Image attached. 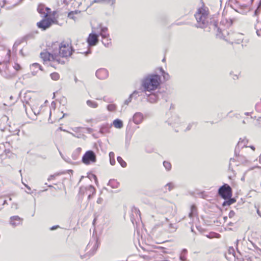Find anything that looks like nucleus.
<instances>
[{
    "instance_id": "1a4fd4ad",
    "label": "nucleus",
    "mask_w": 261,
    "mask_h": 261,
    "mask_svg": "<svg viewBox=\"0 0 261 261\" xmlns=\"http://www.w3.org/2000/svg\"><path fill=\"white\" fill-rule=\"evenodd\" d=\"M99 28L100 29V36L101 37L102 40V44L106 47H109L111 44V39L109 38L110 35L108 33V28L106 27H102L101 24L99 25Z\"/></svg>"
},
{
    "instance_id": "9b49d317",
    "label": "nucleus",
    "mask_w": 261,
    "mask_h": 261,
    "mask_svg": "<svg viewBox=\"0 0 261 261\" xmlns=\"http://www.w3.org/2000/svg\"><path fill=\"white\" fill-rule=\"evenodd\" d=\"M261 8V0H259V1L258 3L257 7L256 9V10L254 11L253 16H257V18L256 19V23L254 24V29L256 30V33L258 36H260V31H261V28L259 27V26L258 25V23L259 22V18L258 17V16L259 15L260 13Z\"/></svg>"
},
{
    "instance_id": "338daca9",
    "label": "nucleus",
    "mask_w": 261,
    "mask_h": 261,
    "mask_svg": "<svg viewBox=\"0 0 261 261\" xmlns=\"http://www.w3.org/2000/svg\"><path fill=\"white\" fill-rule=\"evenodd\" d=\"M169 228L175 229V227L173 226V224L172 223L169 224Z\"/></svg>"
},
{
    "instance_id": "bf43d9fd",
    "label": "nucleus",
    "mask_w": 261,
    "mask_h": 261,
    "mask_svg": "<svg viewBox=\"0 0 261 261\" xmlns=\"http://www.w3.org/2000/svg\"><path fill=\"white\" fill-rule=\"evenodd\" d=\"M188 251L186 249H183L181 250V254L186 255L187 254Z\"/></svg>"
},
{
    "instance_id": "0e129e2a",
    "label": "nucleus",
    "mask_w": 261,
    "mask_h": 261,
    "mask_svg": "<svg viewBox=\"0 0 261 261\" xmlns=\"http://www.w3.org/2000/svg\"><path fill=\"white\" fill-rule=\"evenodd\" d=\"M27 104H29V102L28 101L26 102L25 104H24V103H23V106L25 109V112H27V106H26ZM26 113L27 114V112H26Z\"/></svg>"
},
{
    "instance_id": "37998d69",
    "label": "nucleus",
    "mask_w": 261,
    "mask_h": 261,
    "mask_svg": "<svg viewBox=\"0 0 261 261\" xmlns=\"http://www.w3.org/2000/svg\"><path fill=\"white\" fill-rule=\"evenodd\" d=\"M240 148H241L240 147H239L238 145L236 146L235 150H234V154L236 156H237L239 155Z\"/></svg>"
},
{
    "instance_id": "a18cd8bd",
    "label": "nucleus",
    "mask_w": 261,
    "mask_h": 261,
    "mask_svg": "<svg viewBox=\"0 0 261 261\" xmlns=\"http://www.w3.org/2000/svg\"><path fill=\"white\" fill-rule=\"evenodd\" d=\"M108 129V127H106L105 126L103 125L101 127L100 129V133H104L105 132H106Z\"/></svg>"
},
{
    "instance_id": "f257e3e1",
    "label": "nucleus",
    "mask_w": 261,
    "mask_h": 261,
    "mask_svg": "<svg viewBox=\"0 0 261 261\" xmlns=\"http://www.w3.org/2000/svg\"><path fill=\"white\" fill-rule=\"evenodd\" d=\"M208 11L205 9L199 8L198 12L194 15L197 22V28H205L209 25L210 29L213 28L216 30L218 33H221V30L218 27V22L215 20H211L209 22Z\"/></svg>"
},
{
    "instance_id": "5701e85b",
    "label": "nucleus",
    "mask_w": 261,
    "mask_h": 261,
    "mask_svg": "<svg viewBox=\"0 0 261 261\" xmlns=\"http://www.w3.org/2000/svg\"><path fill=\"white\" fill-rule=\"evenodd\" d=\"M113 124L115 127L119 129L122 128L123 126V121L119 119H115L113 122Z\"/></svg>"
},
{
    "instance_id": "ddd939ff",
    "label": "nucleus",
    "mask_w": 261,
    "mask_h": 261,
    "mask_svg": "<svg viewBox=\"0 0 261 261\" xmlns=\"http://www.w3.org/2000/svg\"><path fill=\"white\" fill-rule=\"evenodd\" d=\"M100 36V33L97 34L96 33H90L87 39V42L89 46H93L96 45L98 42V37Z\"/></svg>"
},
{
    "instance_id": "0eeeda50",
    "label": "nucleus",
    "mask_w": 261,
    "mask_h": 261,
    "mask_svg": "<svg viewBox=\"0 0 261 261\" xmlns=\"http://www.w3.org/2000/svg\"><path fill=\"white\" fill-rule=\"evenodd\" d=\"M99 245L98 238L93 237L89 241L86 247L87 253L89 255H93L97 250Z\"/></svg>"
},
{
    "instance_id": "c85d7f7f",
    "label": "nucleus",
    "mask_w": 261,
    "mask_h": 261,
    "mask_svg": "<svg viewBox=\"0 0 261 261\" xmlns=\"http://www.w3.org/2000/svg\"><path fill=\"white\" fill-rule=\"evenodd\" d=\"M117 161L120 164V165L124 168L126 167L127 166L126 163L122 159V158L121 156H118L117 158Z\"/></svg>"
},
{
    "instance_id": "4be33fe9",
    "label": "nucleus",
    "mask_w": 261,
    "mask_h": 261,
    "mask_svg": "<svg viewBox=\"0 0 261 261\" xmlns=\"http://www.w3.org/2000/svg\"><path fill=\"white\" fill-rule=\"evenodd\" d=\"M224 200L225 201L222 203V206L224 207L230 205L236 201V199L234 198H232L231 197Z\"/></svg>"
},
{
    "instance_id": "603ef678",
    "label": "nucleus",
    "mask_w": 261,
    "mask_h": 261,
    "mask_svg": "<svg viewBox=\"0 0 261 261\" xmlns=\"http://www.w3.org/2000/svg\"><path fill=\"white\" fill-rule=\"evenodd\" d=\"M255 207L256 208V211H257V214L260 216L261 217V212H260L259 211V206H256V205L255 204Z\"/></svg>"
},
{
    "instance_id": "473e14b6",
    "label": "nucleus",
    "mask_w": 261,
    "mask_h": 261,
    "mask_svg": "<svg viewBox=\"0 0 261 261\" xmlns=\"http://www.w3.org/2000/svg\"><path fill=\"white\" fill-rule=\"evenodd\" d=\"M163 166L167 171H170L171 169V164L169 162L164 161L163 162Z\"/></svg>"
},
{
    "instance_id": "a211bd4d",
    "label": "nucleus",
    "mask_w": 261,
    "mask_h": 261,
    "mask_svg": "<svg viewBox=\"0 0 261 261\" xmlns=\"http://www.w3.org/2000/svg\"><path fill=\"white\" fill-rule=\"evenodd\" d=\"M179 122L180 118L175 114L172 115L171 117L166 121V123H167L169 125L173 126L179 123Z\"/></svg>"
},
{
    "instance_id": "4468645a",
    "label": "nucleus",
    "mask_w": 261,
    "mask_h": 261,
    "mask_svg": "<svg viewBox=\"0 0 261 261\" xmlns=\"http://www.w3.org/2000/svg\"><path fill=\"white\" fill-rule=\"evenodd\" d=\"M95 75L98 79L103 80L107 79L109 76V72L105 68H99L96 70Z\"/></svg>"
},
{
    "instance_id": "6ab92c4d",
    "label": "nucleus",
    "mask_w": 261,
    "mask_h": 261,
    "mask_svg": "<svg viewBox=\"0 0 261 261\" xmlns=\"http://www.w3.org/2000/svg\"><path fill=\"white\" fill-rule=\"evenodd\" d=\"M143 119V115L141 112H136L133 117V121L136 124L141 123Z\"/></svg>"
},
{
    "instance_id": "13d9d810",
    "label": "nucleus",
    "mask_w": 261,
    "mask_h": 261,
    "mask_svg": "<svg viewBox=\"0 0 261 261\" xmlns=\"http://www.w3.org/2000/svg\"><path fill=\"white\" fill-rule=\"evenodd\" d=\"M102 201H103V199H102V198H101V197H99V198H98L97 199V201H96V202H97V203L98 204H101V203H102Z\"/></svg>"
},
{
    "instance_id": "9d476101",
    "label": "nucleus",
    "mask_w": 261,
    "mask_h": 261,
    "mask_svg": "<svg viewBox=\"0 0 261 261\" xmlns=\"http://www.w3.org/2000/svg\"><path fill=\"white\" fill-rule=\"evenodd\" d=\"M163 93L159 91L156 92H153L150 94L146 93V96H147V100L150 103H155L161 97H162Z\"/></svg>"
},
{
    "instance_id": "f3484780",
    "label": "nucleus",
    "mask_w": 261,
    "mask_h": 261,
    "mask_svg": "<svg viewBox=\"0 0 261 261\" xmlns=\"http://www.w3.org/2000/svg\"><path fill=\"white\" fill-rule=\"evenodd\" d=\"M50 10V9L49 8L46 7L44 5L41 4H39L37 8L38 13L43 17H46Z\"/></svg>"
},
{
    "instance_id": "052dcab7",
    "label": "nucleus",
    "mask_w": 261,
    "mask_h": 261,
    "mask_svg": "<svg viewBox=\"0 0 261 261\" xmlns=\"http://www.w3.org/2000/svg\"><path fill=\"white\" fill-rule=\"evenodd\" d=\"M110 162L111 165H114L115 164V159H110Z\"/></svg>"
},
{
    "instance_id": "b1692460",
    "label": "nucleus",
    "mask_w": 261,
    "mask_h": 261,
    "mask_svg": "<svg viewBox=\"0 0 261 261\" xmlns=\"http://www.w3.org/2000/svg\"><path fill=\"white\" fill-rule=\"evenodd\" d=\"M110 2H112V5L114 4L115 2V0H94L92 1L90 4V6H91L94 3H107L109 4L110 3Z\"/></svg>"
},
{
    "instance_id": "79ce46f5",
    "label": "nucleus",
    "mask_w": 261,
    "mask_h": 261,
    "mask_svg": "<svg viewBox=\"0 0 261 261\" xmlns=\"http://www.w3.org/2000/svg\"><path fill=\"white\" fill-rule=\"evenodd\" d=\"M68 17L70 19L75 20V17L74 16V12L73 11H71L68 13Z\"/></svg>"
},
{
    "instance_id": "c03bdc74",
    "label": "nucleus",
    "mask_w": 261,
    "mask_h": 261,
    "mask_svg": "<svg viewBox=\"0 0 261 261\" xmlns=\"http://www.w3.org/2000/svg\"><path fill=\"white\" fill-rule=\"evenodd\" d=\"M23 41V39L16 41L13 45V48H16Z\"/></svg>"
},
{
    "instance_id": "09e8293b",
    "label": "nucleus",
    "mask_w": 261,
    "mask_h": 261,
    "mask_svg": "<svg viewBox=\"0 0 261 261\" xmlns=\"http://www.w3.org/2000/svg\"><path fill=\"white\" fill-rule=\"evenodd\" d=\"M193 125H196V123H194V122H192V123H189V125H188L187 127L186 128V130H190L191 127H192V126Z\"/></svg>"
},
{
    "instance_id": "5fc2aeb1",
    "label": "nucleus",
    "mask_w": 261,
    "mask_h": 261,
    "mask_svg": "<svg viewBox=\"0 0 261 261\" xmlns=\"http://www.w3.org/2000/svg\"><path fill=\"white\" fill-rule=\"evenodd\" d=\"M236 161V160L233 158H230V163H229V170H232L231 168V162H235Z\"/></svg>"
},
{
    "instance_id": "f704fd0d",
    "label": "nucleus",
    "mask_w": 261,
    "mask_h": 261,
    "mask_svg": "<svg viewBox=\"0 0 261 261\" xmlns=\"http://www.w3.org/2000/svg\"><path fill=\"white\" fill-rule=\"evenodd\" d=\"M116 106L115 104H110L107 106V109L109 111L113 112L115 111Z\"/></svg>"
},
{
    "instance_id": "864d4df0",
    "label": "nucleus",
    "mask_w": 261,
    "mask_h": 261,
    "mask_svg": "<svg viewBox=\"0 0 261 261\" xmlns=\"http://www.w3.org/2000/svg\"><path fill=\"white\" fill-rule=\"evenodd\" d=\"M11 207H12V208L15 209V210H17V209H18V204H17V203H13V204H12V205H11Z\"/></svg>"
},
{
    "instance_id": "c756f323",
    "label": "nucleus",
    "mask_w": 261,
    "mask_h": 261,
    "mask_svg": "<svg viewBox=\"0 0 261 261\" xmlns=\"http://www.w3.org/2000/svg\"><path fill=\"white\" fill-rule=\"evenodd\" d=\"M196 212V208L195 205H192L191 207V212L189 214L190 218H192L195 214Z\"/></svg>"
},
{
    "instance_id": "4c0bfd02",
    "label": "nucleus",
    "mask_w": 261,
    "mask_h": 261,
    "mask_svg": "<svg viewBox=\"0 0 261 261\" xmlns=\"http://www.w3.org/2000/svg\"><path fill=\"white\" fill-rule=\"evenodd\" d=\"M13 67L14 69L17 71L20 70L21 69V66L17 63H15Z\"/></svg>"
},
{
    "instance_id": "393cba45",
    "label": "nucleus",
    "mask_w": 261,
    "mask_h": 261,
    "mask_svg": "<svg viewBox=\"0 0 261 261\" xmlns=\"http://www.w3.org/2000/svg\"><path fill=\"white\" fill-rule=\"evenodd\" d=\"M108 185L111 186L112 188H117L119 183L115 179H110L109 181Z\"/></svg>"
},
{
    "instance_id": "cd10ccee",
    "label": "nucleus",
    "mask_w": 261,
    "mask_h": 261,
    "mask_svg": "<svg viewBox=\"0 0 261 261\" xmlns=\"http://www.w3.org/2000/svg\"><path fill=\"white\" fill-rule=\"evenodd\" d=\"M86 103L87 105L91 108H96L98 106V104L97 102L91 100H88Z\"/></svg>"
},
{
    "instance_id": "680f3d73",
    "label": "nucleus",
    "mask_w": 261,
    "mask_h": 261,
    "mask_svg": "<svg viewBox=\"0 0 261 261\" xmlns=\"http://www.w3.org/2000/svg\"><path fill=\"white\" fill-rule=\"evenodd\" d=\"M59 227V225H55L50 228V230H54Z\"/></svg>"
},
{
    "instance_id": "4d7b16f0",
    "label": "nucleus",
    "mask_w": 261,
    "mask_h": 261,
    "mask_svg": "<svg viewBox=\"0 0 261 261\" xmlns=\"http://www.w3.org/2000/svg\"><path fill=\"white\" fill-rule=\"evenodd\" d=\"M90 178H93L94 179L95 182H96L97 181V177L95 174H91L90 176Z\"/></svg>"
},
{
    "instance_id": "e2e57ef3",
    "label": "nucleus",
    "mask_w": 261,
    "mask_h": 261,
    "mask_svg": "<svg viewBox=\"0 0 261 261\" xmlns=\"http://www.w3.org/2000/svg\"><path fill=\"white\" fill-rule=\"evenodd\" d=\"M55 178V175H50L49 177L48 178L47 180L48 181H50V180L53 179Z\"/></svg>"
},
{
    "instance_id": "dca6fc26",
    "label": "nucleus",
    "mask_w": 261,
    "mask_h": 261,
    "mask_svg": "<svg viewBox=\"0 0 261 261\" xmlns=\"http://www.w3.org/2000/svg\"><path fill=\"white\" fill-rule=\"evenodd\" d=\"M238 253L239 254V256H237L238 259L242 260V261H255V260H259L257 257L254 256L253 257H250L249 255H244L241 253L238 250Z\"/></svg>"
},
{
    "instance_id": "de8ad7c7",
    "label": "nucleus",
    "mask_w": 261,
    "mask_h": 261,
    "mask_svg": "<svg viewBox=\"0 0 261 261\" xmlns=\"http://www.w3.org/2000/svg\"><path fill=\"white\" fill-rule=\"evenodd\" d=\"M235 216V213L233 211L231 210L229 212L228 216L230 218H233Z\"/></svg>"
},
{
    "instance_id": "a19ab883",
    "label": "nucleus",
    "mask_w": 261,
    "mask_h": 261,
    "mask_svg": "<svg viewBox=\"0 0 261 261\" xmlns=\"http://www.w3.org/2000/svg\"><path fill=\"white\" fill-rule=\"evenodd\" d=\"M228 251H229V253L232 254L234 257L237 258V256H239L238 255H237L236 253L232 247L230 248Z\"/></svg>"
},
{
    "instance_id": "c9c22d12",
    "label": "nucleus",
    "mask_w": 261,
    "mask_h": 261,
    "mask_svg": "<svg viewBox=\"0 0 261 261\" xmlns=\"http://www.w3.org/2000/svg\"><path fill=\"white\" fill-rule=\"evenodd\" d=\"M130 95L136 99L140 96V92L137 90H135Z\"/></svg>"
},
{
    "instance_id": "8fccbe9b",
    "label": "nucleus",
    "mask_w": 261,
    "mask_h": 261,
    "mask_svg": "<svg viewBox=\"0 0 261 261\" xmlns=\"http://www.w3.org/2000/svg\"><path fill=\"white\" fill-rule=\"evenodd\" d=\"M62 159L67 163H71V160L69 158H65V156H62Z\"/></svg>"
},
{
    "instance_id": "423d86ee",
    "label": "nucleus",
    "mask_w": 261,
    "mask_h": 261,
    "mask_svg": "<svg viewBox=\"0 0 261 261\" xmlns=\"http://www.w3.org/2000/svg\"><path fill=\"white\" fill-rule=\"evenodd\" d=\"M82 162L86 165L95 163L96 162V155L94 151L89 150L83 155Z\"/></svg>"
},
{
    "instance_id": "e433bc0d",
    "label": "nucleus",
    "mask_w": 261,
    "mask_h": 261,
    "mask_svg": "<svg viewBox=\"0 0 261 261\" xmlns=\"http://www.w3.org/2000/svg\"><path fill=\"white\" fill-rule=\"evenodd\" d=\"M11 2L9 0H3L2 2H0V7L3 8L6 4H11Z\"/></svg>"
},
{
    "instance_id": "20e7f679",
    "label": "nucleus",
    "mask_w": 261,
    "mask_h": 261,
    "mask_svg": "<svg viewBox=\"0 0 261 261\" xmlns=\"http://www.w3.org/2000/svg\"><path fill=\"white\" fill-rule=\"evenodd\" d=\"M51 51H45L40 53V57L44 61H53L56 62L57 64H64L65 61L59 58V56L57 55V50H54V48L51 47Z\"/></svg>"
},
{
    "instance_id": "ea45409f",
    "label": "nucleus",
    "mask_w": 261,
    "mask_h": 261,
    "mask_svg": "<svg viewBox=\"0 0 261 261\" xmlns=\"http://www.w3.org/2000/svg\"><path fill=\"white\" fill-rule=\"evenodd\" d=\"M133 97L130 94L128 98L124 101V103L126 105H128L132 101Z\"/></svg>"
},
{
    "instance_id": "2f4dec72",
    "label": "nucleus",
    "mask_w": 261,
    "mask_h": 261,
    "mask_svg": "<svg viewBox=\"0 0 261 261\" xmlns=\"http://www.w3.org/2000/svg\"><path fill=\"white\" fill-rule=\"evenodd\" d=\"M175 187L174 184L172 182H169L165 186V188L167 189L169 191H171L172 190L174 189Z\"/></svg>"
},
{
    "instance_id": "49530a36",
    "label": "nucleus",
    "mask_w": 261,
    "mask_h": 261,
    "mask_svg": "<svg viewBox=\"0 0 261 261\" xmlns=\"http://www.w3.org/2000/svg\"><path fill=\"white\" fill-rule=\"evenodd\" d=\"M179 259H180V261H186L187 260L186 255L180 253V256H179Z\"/></svg>"
},
{
    "instance_id": "774afa93",
    "label": "nucleus",
    "mask_w": 261,
    "mask_h": 261,
    "mask_svg": "<svg viewBox=\"0 0 261 261\" xmlns=\"http://www.w3.org/2000/svg\"><path fill=\"white\" fill-rule=\"evenodd\" d=\"M93 195H91V194H89L88 196V199H90Z\"/></svg>"
},
{
    "instance_id": "6e6d98bb",
    "label": "nucleus",
    "mask_w": 261,
    "mask_h": 261,
    "mask_svg": "<svg viewBox=\"0 0 261 261\" xmlns=\"http://www.w3.org/2000/svg\"><path fill=\"white\" fill-rule=\"evenodd\" d=\"M110 159H115V154L113 152H110L109 153Z\"/></svg>"
},
{
    "instance_id": "f03ea898",
    "label": "nucleus",
    "mask_w": 261,
    "mask_h": 261,
    "mask_svg": "<svg viewBox=\"0 0 261 261\" xmlns=\"http://www.w3.org/2000/svg\"><path fill=\"white\" fill-rule=\"evenodd\" d=\"M161 84V76L156 73L149 74L141 80L143 92H151L157 89Z\"/></svg>"
},
{
    "instance_id": "a878e982",
    "label": "nucleus",
    "mask_w": 261,
    "mask_h": 261,
    "mask_svg": "<svg viewBox=\"0 0 261 261\" xmlns=\"http://www.w3.org/2000/svg\"><path fill=\"white\" fill-rule=\"evenodd\" d=\"M81 150L82 148L81 147H78L76 149L72 155V158L73 160H75L77 159V156L81 152Z\"/></svg>"
},
{
    "instance_id": "3c124183",
    "label": "nucleus",
    "mask_w": 261,
    "mask_h": 261,
    "mask_svg": "<svg viewBox=\"0 0 261 261\" xmlns=\"http://www.w3.org/2000/svg\"><path fill=\"white\" fill-rule=\"evenodd\" d=\"M98 216V215H97L96 213H95L94 214V220L93 221V225H95V223L96 222V221L97 220V218Z\"/></svg>"
},
{
    "instance_id": "72a5a7b5",
    "label": "nucleus",
    "mask_w": 261,
    "mask_h": 261,
    "mask_svg": "<svg viewBox=\"0 0 261 261\" xmlns=\"http://www.w3.org/2000/svg\"><path fill=\"white\" fill-rule=\"evenodd\" d=\"M34 68H38L40 70H43L41 66L37 63H35L31 65V69L33 70Z\"/></svg>"
},
{
    "instance_id": "aec40b11",
    "label": "nucleus",
    "mask_w": 261,
    "mask_h": 261,
    "mask_svg": "<svg viewBox=\"0 0 261 261\" xmlns=\"http://www.w3.org/2000/svg\"><path fill=\"white\" fill-rule=\"evenodd\" d=\"M253 1V0H232V2L238 4L243 8L247 7Z\"/></svg>"
},
{
    "instance_id": "f8f14e48",
    "label": "nucleus",
    "mask_w": 261,
    "mask_h": 261,
    "mask_svg": "<svg viewBox=\"0 0 261 261\" xmlns=\"http://www.w3.org/2000/svg\"><path fill=\"white\" fill-rule=\"evenodd\" d=\"M53 22V19L50 18H46L37 22V26L38 28L41 29L42 30H46L51 26Z\"/></svg>"
},
{
    "instance_id": "69168bd1",
    "label": "nucleus",
    "mask_w": 261,
    "mask_h": 261,
    "mask_svg": "<svg viewBox=\"0 0 261 261\" xmlns=\"http://www.w3.org/2000/svg\"><path fill=\"white\" fill-rule=\"evenodd\" d=\"M87 130L89 133H92L93 132V129L91 128L88 127L87 128Z\"/></svg>"
},
{
    "instance_id": "7c9ffc66",
    "label": "nucleus",
    "mask_w": 261,
    "mask_h": 261,
    "mask_svg": "<svg viewBox=\"0 0 261 261\" xmlns=\"http://www.w3.org/2000/svg\"><path fill=\"white\" fill-rule=\"evenodd\" d=\"M51 79L54 81H58L60 79V75L57 72H53L50 74Z\"/></svg>"
},
{
    "instance_id": "7ed1b4c3",
    "label": "nucleus",
    "mask_w": 261,
    "mask_h": 261,
    "mask_svg": "<svg viewBox=\"0 0 261 261\" xmlns=\"http://www.w3.org/2000/svg\"><path fill=\"white\" fill-rule=\"evenodd\" d=\"M51 47L54 48V50H57V55L60 59L61 57L66 58L70 56L74 51L71 45L64 43H59L58 42L53 43Z\"/></svg>"
},
{
    "instance_id": "6e6552de",
    "label": "nucleus",
    "mask_w": 261,
    "mask_h": 261,
    "mask_svg": "<svg viewBox=\"0 0 261 261\" xmlns=\"http://www.w3.org/2000/svg\"><path fill=\"white\" fill-rule=\"evenodd\" d=\"M218 194L222 198L226 199L232 196V189L228 184H224L219 188Z\"/></svg>"
},
{
    "instance_id": "39448f33",
    "label": "nucleus",
    "mask_w": 261,
    "mask_h": 261,
    "mask_svg": "<svg viewBox=\"0 0 261 261\" xmlns=\"http://www.w3.org/2000/svg\"><path fill=\"white\" fill-rule=\"evenodd\" d=\"M225 32L224 31V32L222 33V35L217 34V36L220 38H223L225 40L231 42V44L233 43L239 44L242 42L244 39L243 34L242 33L234 32L227 33V31H226V32L228 34V39H225V36H224Z\"/></svg>"
},
{
    "instance_id": "bb28decb",
    "label": "nucleus",
    "mask_w": 261,
    "mask_h": 261,
    "mask_svg": "<svg viewBox=\"0 0 261 261\" xmlns=\"http://www.w3.org/2000/svg\"><path fill=\"white\" fill-rule=\"evenodd\" d=\"M160 70L161 73H162V75L163 76L164 79L166 81L168 80L169 79V74L166 72L162 67L160 68Z\"/></svg>"
},
{
    "instance_id": "412c9836",
    "label": "nucleus",
    "mask_w": 261,
    "mask_h": 261,
    "mask_svg": "<svg viewBox=\"0 0 261 261\" xmlns=\"http://www.w3.org/2000/svg\"><path fill=\"white\" fill-rule=\"evenodd\" d=\"M248 140L245 137L243 139L240 138L239 142L237 145L241 148H243L244 147H247V144L248 143Z\"/></svg>"
},
{
    "instance_id": "2eb2a0df",
    "label": "nucleus",
    "mask_w": 261,
    "mask_h": 261,
    "mask_svg": "<svg viewBox=\"0 0 261 261\" xmlns=\"http://www.w3.org/2000/svg\"><path fill=\"white\" fill-rule=\"evenodd\" d=\"M23 219L18 216H14L10 218V224L13 227H15L19 225L22 224Z\"/></svg>"
},
{
    "instance_id": "58836bf2",
    "label": "nucleus",
    "mask_w": 261,
    "mask_h": 261,
    "mask_svg": "<svg viewBox=\"0 0 261 261\" xmlns=\"http://www.w3.org/2000/svg\"><path fill=\"white\" fill-rule=\"evenodd\" d=\"M88 190L90 191V194H91V195H94L95 193V189L92 185H90L89 186Z\"/></svg>"
}]
</instances>
